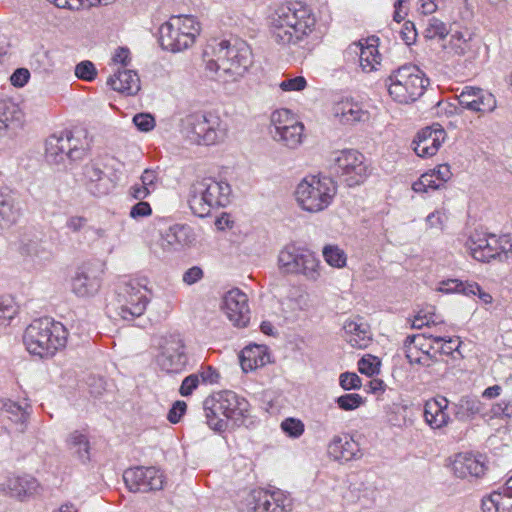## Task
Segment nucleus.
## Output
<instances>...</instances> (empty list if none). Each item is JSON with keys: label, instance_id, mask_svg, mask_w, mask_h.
I'll use <instances>...</instances> for the list:
<instances>
[{"label": "nucleus", "instance_id": "c756f323", "mask_svg": "<svg viewBox=\"0 0 512 512\" xmlns=\"http://www.w3.org/2000/svg\"><path fill=\"white\" fill-rule=\"evenodd\" d=\"M328 454L336 461L348 462L360 457V448L351 437L336 435L328 444Z\"/></svg>", "mask_w": 512, "mask_h": 512}, {"label": "nucleus", "instance_id": "0e129e2a", "mask_svg": "<svg viewBox=\"0 0 512 512\" xmlns=\"http://www.w3.org/2000/svg\"><path fill=\"white\" fill-rule=\"evenodd\" d=\"M186 409L187 404L184 401H176L168 412V420L173 424L178 423L186 412Z\"/></svg>", "mask_w": 512, "mask_h": 512}, {"label": "nucleus", "instance_id": "9d476101", "mask_svg": "<svg viewBox=\"0 0 512 512\" xmlns=\"http://www.w3.org/2000/svg\"><path fill=\"white\" fill-rule=\"evenodd\" d=\"M279 269L286 274L301 275L316 282L322 275L320 260L314 253L294 245L285 246L278 255Z\"/></svg>", "mask_w": 512, "mask_h": 512}, {"label": "nucleus", "instance_id": "6e6552de", "mask_svg": "<svg viewBox=\"0 0 512 512\" xmlns=\"http://www.w3.org/2000/svg\"><path fill=\"white\" fill-rule=\"evenodd\" d=\"M182 133L192 143L214 145L227 137L228 126L214 113H194L182 120Z\"/></svg>", "mask_w": 512, "mask_h": 512}, {"label": "nucleus", "instance_id": "473e14b6", "mask_svg": "<svg viewBox=\"0 0 512 512\" xmlns=\"http://www.w3.org/2000/svg\"><path fill=\"white\" fill-rule=\"evenodd\" d=\"M444 58L463 57L473 52V35L469 32L456 31L447 42L442 44Z\"/></svg>", "mask_w": 512, "mask_h": 512}, {"label": "nucleus", "instance_id": "cd10ccee", "mask_svg": "<svg viewBox=\"0 0 512 512\" xmlns=\"http://www.w3.org/2000/svg\"><path fill=\"white\" fill-rule=\"evenodd\" d=\"M450 167L447 164H441L435 169L425 172L412 185L416 193H427L429 190L440 189L451 177Z\"/></svg>", "mask_w": 512, "mask_h": 512}, {"label": "nucleus", "instance_id": "f704fd0d", "mask_svg": "<svg viewBox=\"0 0 512 512\" xmlns=\"http://www.w3.org/2000/svg\"><path fill=\"white\" fill-rule=\"evenodd\" d=\"M23 113L12 101L0 102V135L13 132L22 125Z\"/></svg>", "mask_w": 512, "mask_h": 512}, {"label": "nucleus", "instance_id": "4c0bfd02", "mask_svg": "<svg viewBox=\"0 0 512 512\" xmlns=\"http://www.w3.org/2000/svg\"><path fill=\"white\" fill-rule=\"evenodd\" d=\"M269 361L266 348L261 345L245 347L240 354V364L244 372L253 371Z\"/></svg>", "mask_w": 512, "mask_h": 512}, {"label": "nucleus", "instance_id": "603ef678", "mask_svg": "<svg viewBox=\"0 0 512 512\" xmlns=\"http://www.w3.org/2000/svg\"><path fill=\"white\" fill-rule=\"evenodd\" d=\"M338 407L344 411H352L359 408L364 399L357 393L344 394L336 399Z\"/></svg>", "mask_w": 512, "mask_h": 512}, {"label": "nucleus", "instance_id": "c9c22d12", "mask_svg": "<svg viewBox=\"0 0 512 512\" xmlns=\"http://www.w3.org/2000/svg\"><path fill=\"white\" fill-rule=\"evenodd\" d=\"M65 444L68 451L79 461L87 463L90 460L91 445L88 435L83 431H71L65 439Z\"/></svg>", "mask_w": 512, "mask_h": 512}, {"label": "nucleus", "instance_id": "412c9836", "mask_svg": "<svg viewBox=\"0 0 512 512\" xmlns=\"http://www.w3.org/2000/svg\"><path fill=\"white\" fill-rule=\"evenodd\" d=\"M332 114L343 125L364 123L370 119V113L353 98H343L333 104Z\"/></svg>", "mask_w": 512, "mask_h": 512}, {"label": "nucleus", "instance_id": "4d7b16f0", "mask_svg": "<svg viewBox=\"0 0 512 512\" xmlns=\"http://www.w3.org/2000/svg\"><path fill=\"white\" fill-rule=\"evenodd\" d=\"M88 224V219L80 215H72L65 222L66 229L71 233H79L83 231Z\"/></svg>", "mask_w": 512, "mask_h": 512}, {"label": "nucleus", "instance_id": "8fccbe9b", "mask_svg": "<svg viewBox=\"0 0 512 512\" xmlns=\"http://www.w3.org/2000/svg\"><path fill=\"white\" fill-rule=\"evenodd\" d=\"M490 419L500 418V419H511L512 418V400L503 399L497 403H494L488 414Z\"/></svg>", "mask_w": 512, "mask_h": 512}, {"label": "nucleus", "instance_id": "aec40b11", "mask_svg": "<svg viewBox=\"0 0 512 512\" xmlns=\"http://www.w3.org/2000/svg\"><path fill=\"white\" fill-rule=\"evenodd\" d=\"M446 139V132L440 124L422 129L413 141V149L420 157H431L437 153Z\"/></svg>", "mask_w": 512, "mask_h": 512}, {"label": "nucleus", "instance_id": "423d86ee", "mask_svg": "<svg viewBox=\"0 0 512 512\" xmlns=\"http://www.w3.org/2000/svg\"><path fill=\"white\" fill-rule=\"evenodd\" d=\"M201 24L192 15L172 16L159 28V42L164 50L177 53L192 47L200 35Z\"/></svg>", "mask_w": 512, "mask_h": 512}, {"label": "nucleus", "instance_id": "1a4fd4ad", "mask_svg": "<svg viewBox=\"0 0 512 512\" xmlns=\"http://www.w3.org/2000/svg\"><path fill=\"white\" fill-rule=\"evenodd\" d=\"M466 245L470 255L479 262H504L512 255V239L509 234L475 231Z\"/></svg>", "mask_w": 512, "mask_h": 512}, {"label": "nucleus", "instance_id": "4be33fe9", "mask_svg": "<svg viewBox=\"0 0 512 512\" xmlns=\"http://www.w3.org/2000/svg\"><path fill=\"white\" fill-rule=\"evenodd\" d=\"M0 489L19 500L37 495L42 488L39 482L31 476H11L0 483Z\"/></svg>", "mask_w": 512, "mask_h": 512}, {"label": "nucleus", "instance_id": "69168bd1", "mask_svg": "<svg viewBox=\"0 0 512 512\" xmlns=\"http://www.w3.org/2000/svg\"><path fill=\"white\" fill-rule=\"evenodd\" d=\"M358 370L360 373L365 374L367 376H372L378 372L377 364L375 363V358L372 357H363L358 362Z\"/></svg>", "mask_w": 512, "mask_h": 512}, {"label": "nucleus", "instance_id": "13d9d810", "mask_svg": "<svg viewBox=\"0 0 512 512\" xmlns=\"http://www.w3.org/2000/svg\"><path fill=\"white\" fill-rule=\"evenodd\" d=\"M340 386L344 390L359 389L362 385L360 377L356 373H342L339 378Z\"/></svg>", "mask_w": 512, "mask_h": 512}, {"label": "nucleus", "instance_id": "f03ea898", "mask_svg": "<svg viewBox=\"0 0 512 512\" xmlns=\"http://www.w3.org/2000/svg\"><path fill=\"white\" fill-rule=\"evenodd\" d=\"M251 64L252 52L246 42L222 40L213 47L206 69L220 80L233 82L243 77Z\"/></svg>", "mask_w": 512, "mask_h": 512}, {"label": "nucleus", "instance_id": "f8f14e48", "mask_svg": "<svg viewBox=\"0 0 512 512\" xmlns=\"http://www.w3.org/2000/svg\"><path fill=\"white\" fill-rule=\"evenodd\" d=\"M331 162L335 171L349 186L363 183L370 175L369 164L358 150H338L332 154Z\"/></svg>", "mask_w": 512, "mask_h": 512}, {"label": "nucleus", "instance_id": "5fc2aeb1", "mask_svg": "<svg viewBox=\"0 0 512 512\" xmlns=\"http://www.w3.org/2000/svg\"><path fill=\"white\" fill-rule=\"evenodd\" d=\"M97 74L94 64L90 61H82L75 67V75L82 80L92 81Z\"/></svg>", "mask_w": 512, "mask_h": 512}, {"label": "nucleus", "instance_id": "e433bc0d", "mask_svg": "<svg viewBox=\"0 0 512 512\" xmlns=\"http://www.w3.org/2000/svg\"><path fill=\"white\" fill-rule=\"evenodd\" d=\"M204 411L207 424L215 431H223L228 426V418L222 410L215 394L208 396L204 401Z\"/></svg>", "mask_w": 512, "mask_h": 512}, {"label": "nucleus", "instance_id": "de8ad7c7", "mask_svg": "<svg viewBox=\"0 0 512 512\" xmlns=\"http://www.w3.org/2000/svg\"><path fill=\"white\" fill-rule=\"evenodd\" d=\"M17 313L18 306L13 298L0 299V327L7 326Z\"/></svg>", "mask_w": 512, "mask_h": 512}, {"label": "nucleus", "instance_id": "6ab92c4d", "mask_svg": "<svg viewBox=\"0 0 512 512\" xmlns=\"http://www.w3.org/2000/svg\"><path fill=\"white\" fill-rule=\"evenodd\" d=\"M73 135L70 131L60 134H53L46 140L45 153L49 162L54 164L62 163L65 158L75 159L76 145L72 146Z\"/></svg>", "mask_w": 512, "mask_h": 512}, {"label": "nucleus", "instance_id": "2f4dec72", "mask_svg": "<svg viewBox=\"0 0 512 512\" xmlns=\"http://www.w3.org/2000/svg\"><path fill=\"white\" fill-rule=\"evenodd\" d=\"M346 341L351 347L364 349L371 343L369 326L362 319H350L343 326Z\"/></svg>", "mask_w": 512, "mask_h": 512}, {"label": "nucleus", "instance_id": "20e7f679", "mask_svg": "<svg viewBox=\"0 0 512 512\" xmlns=\"http://www.w3.org/2000/svg\"><path fill=\"white\" fill-rule=\"evenodd\" d=\"M231 186L227 181L205 177L191 185L189 207L200 218L207 217L213 209L225 207L230 202Z\"/></svg>", "mask_w": 512, "mask_h": 512}, {"label": "nucleus", "instance_id": "bb28decb", "mask_svg": "<svg viewBox=\"0 0 512 512\" xmlns=\"http://www.w3.org/2000/svg\"><path fill=\"white\" fill-rule=\"evenodd\" d=\"M195 241L192 229L186 225L171 226L161 238V246L167 251H179Z\"/></svg>", "mask_w": 512, "mask_h": 512}, {"label": "nucleus", "instance_id": "3c124183", "mask_svg": "<svg viewBox=\"0 0 512 512\" xmlns=\"http://www.w3.org/2000/svg\"><path fill=\"white\" fill-rule=\"evenodd\" d=\"M447 213L444 208L437 209L431 212L425 218V223L428 229L434 231H443L447 222Z\"/></svg>", "mask_w": 512, "mask_h": 512}, {"label": "nucleus", "instance_id": "338daca9", "mask_svg": "<svg viewBox=\"0 0 512 512\" xmlns=\"http://www.w3.org/2000/svg\"><path fill=\"white\" fill-rule=\"evenodd\" d=\"M499 499H501L500 494L496 492H493L488 497H485L482 500L483 512H500Z\"/></svg>", "mask_w": 512, "mask_h": 512}, {"label": "nucleus", "instance_id": "72a5a7b5", "mask_svg": "<svg viewBox=\"0 0 512 512\" xmlns=\"http://www.w3.org/2000/svg\"><path fill=\"white\" fill-rule=\"evenodd\" d=\"M107 84L115 91L126 95H135L140 90V79L133 70H118L107 80Z\"/></svg>", "mask_w": 512, "mask_h": 512}, {"label": "nucleus", "instance_id": "37998d69", "mask_svg": "<svg viewBox=\"0 0 512 512\" xmlns=\"http://www.w3.org/2000/svg\"><path fill=\"white\" fill-rule=\"evenodd\" d=\"M322 255L326 263L335 268H343L346 266L347 256L339 246L326 245L322 250Z\"/></svg>", "mask_w": 512, "mask_h": 512}, {"label": "nucleus", "instance_id": "ddd939ff", "mask_svg": "<svg viewBox=\"0 0 512 512\" xmlns=\"http://www.w3.org/2000/svg\"><path fill=\"white\" fill-rule=\"evenodd\" d=\"M271 134L275 141L288 148L298 147L303 140L304 126L288 109L275 110L270 117Z\"/></svg>", "mask_w": 512, "mask_h": 512}, {"label": "nucleus", "instance_id": "6e6d98bb", "mask_svg": "<svg viewBox=\"0 0 512 512\" xmlns=\"http://www.w3.org/2000/svg\"><path fill=\"white\" fill-rule=\"evenodd\" d=\"M429 339L433 341L434 343H441L443 342V345L441 346V350L445 354H451L453 351L458 350L460 346V341L458 339H453L450 336H434L429 335Z\"/></svg>", "mask_w": 512, "mask_h": 512}, {"label": "nucleus", "instance_id": "774afa93", "mask_svg": "<svg viewBox=\"0 0 512 512\" xmlns=\"http://www.w3.org/2000/svg\"><path fill=\"white\" fill-rule=\"evenodd\" d=\"M495 492L499 493L501 497L499 499L500 512H512V493L506 490L505 485Z\"/></svg>", "mask_w": 512, "mask_h": 512}, {"label": "nucleus", "instance_id": "a19ab883", "mask_svg": "<svg viewBox=\"0 0 512 512\" xmlns=\"http://www.w3.org/2000/svg\"><path fill=\"white\" fill-rule=\"evenodd\" d=\"M21 215L19 206L11 199L0 200V228L10 227Z\"/></svg>", "mask_w": 512, "mask_h": 512}, {"label": "nucleus", "instance_id": "9b49d317", "mask_svg": "<svg viewBox=\"0 0 512 512\" xmlns=\"http://www.w3.org/2000/svg\"><path fill=\"white\" fill-rule=\"evenodd\" d=\"M145 278L131 279L123 283L117 292L119 315L124 320L141 316L149 303L151 291Z\"/></svg>", "mask_w": 512, "mask_h": 512}, {"label": "nucleus", "instance_id": "39448f33", "mask_svg": "<svg viewBox=\"0 0 512 512\" xmlns=\"http://www.w3.org/2000/svg\"><path fill=\"white\" fill-rule=\"evenodd\" d=\"M336 192V184L331 178L309 175L298 183L295 199L302 210L319 213L330 206Z\"/></svg>", "mask_w": 512, "mask_h": 512}, {"label": "nucleus", "instance_id": "09e8293b", "mask_svg": "<svg viewBox=\"0 0 512 512\" xmlns=\"http://www.w3.org/2000/svg\"><path fill=\"white\" fill-rule=\"evenodd\" d=\"M282 431L291 438H299L305 431V425L302 420L294 417H288L281 422Z\"/></svg>", "mask_w": 512, "mask_h": 512}, {"label": "nucleus", "instance_id": "ea45409f", "mask_svg": "<svg viewBox=\"0 0 512 512\" xmlns=\"http://www.w3.org/2000/svg\"><path fill=\"white\" fill-rule=\"evenodd\" d=\"M0 416L6 417L18 425L19 432H24L29 413L16 402L0 398Z\"/></svg>", "mask_w": 512, "mask_h": 512}, {"label": "nucleus", "instance_id": "f257e3e1", "mask_svg": "<svg viewBox=\"0 0 512 512\" xmlns=\"http://www.w3.org/2000/svg\"><path fill=\"white\" fill-rule=\"evenodd\" d=\"M316 20L310 8L301 2L279 6L271 16L272 38L280 45H292L310 34Z\"/></svg>", "mask_w": 512, "mask_h": 512}, {"label": "nucleus", "instance_id": "393cba45", "mask_svg": "<svg viewBox=\"0 0 512 512\" xmlns=\"http://www.w3.org/2000/svg\"><path fill=\"white\" fill-rule=\"evenodd\" d=\"M378 41V38L370 37L352 45L356 53L359 50V65L365 73L377 71L381 65L382 56L378 50Z\"/></svg>", "mask_w": 512, "mask_h": 512}, {"label": "nucleus", "instance_id": "7ed1b4c3", "mask_svg": "<svg viewBox=\"0 0 512 512\" xmlns=\"http://www.w3.org/2000/svg\"><path fill=\"white\" fill-rule=\"evenodd\" d=\"M23 341L29 353L41 358L50 357L66 345L67 331L60 322L40 318L26 328Z\"/></svg>", "mask_w": 512, "mask_h": 512}, {"label": "nucleus", "instance_id": "680f3d73", "mask_svg": "<svg viewBox=\"0 0 512 512\" xmlns=\"http://www.w3.org/2000/svg\"><path fill=\"white\" fill-rule=\"evenodd\" d=\"M195 375H199V382L204 384H216L220 378L218 371L211 366L202 368Z\"/></svg>", "mask_w": 512, "mask_h": 512}, {"label": "nucleus", "instance_id": "dca6fc26", "mask_svg": "<svg viewBox=\"0 0 512 512\" xmlns=\"http://www.w3.org/2000/svg\"><path fill=\"white\" fill-rule=\"evenodd\" d=\"M128 488L133 492H149L163 488L164 476L155 467H135L123 474Z\"/></svg>", "mask_w": 512, "mask_h": 512}, {"label": "nucleus", "instance_id": "bf43d9fd", "mask_svg": "<svg viewBox=\"0 0 512 512\" xmlns=\"http://www.w3.org/2000/svg\"><path fill=\"white\" fill-rule=\"evenodd\" d=\"M135 126L143 132L152 130L155 126V120L150 114L140 113L133 117Z\"/></svg>", "mask_w": 512, "mask_h": 512}, {"label": "nucleus", "instance_id": "79ce46f5", "mask_svg": "<svg viewBox=\"0 0 512 512\" xmlns=\"http://www.w3.org/2000/svg\"><path fill=\"white\" fill-rule=\"evenodd\" d=\"M472 289H477L474 284H470L469 281H461L459 279H447L438 283L436 291L446 294L460 293L466 295V293L473 292Z\"/></svg>", "mask_w": 512, "mask_h": 512}, {"label": "nucleus", "instance_id": "2eb2a0df", "mask_svg": "<svg viewBox=\"0 0 512 512\" xmlns=\"http://www.w3.org/2000/svg\"><path fill=\"white\" fill-rule=\"evenodd\" d=\"M248 506L252 512H288L291 500L282 490H253L249 494Z\"/></svg>", "mask_w": 512, "mask_h": 512}, {"label": "nucleus", "instance_id": "e2e57ef3", "mask_svg": "<svg viewBox=\"0 0 512 512\" xmlns=\"http://www.w3.org/2000/svg\"><path fill=\"white\" fill-rule=\"evenodd\" d=\"M199 384V375L191 374L184 378L179 392L182 396H189L193 393Z\"/></svg>", "mask_w": 512, "mask_h": 512}, {"label": "nucleus", "instance_id": "5701e85b", "mask_svg": "<svg viewBox=\"0 0 512 512\" xmlns=\"http://www.w3.org/2000/svg\"><path fill=\"white\" fill-rule=\"evenodd\" d=\"M451 469L460 479L480 478L486 472V465L481 456L460 453L454 457Z\"/></svg>", "mask_w": 512, "mask_h": 512}, {"label": "nucleus", "instance_id": "a18cd8bd", "mask_svg": "<svg viewBox=\"0 0 512 512\" xmlns=\"http://www.w3.org/2000/svg\"><path fill=\"white\" fill-rule=\"evenodd\" d=\"M449 34V28L442 20L432 17L428 19L424 29V36L427 39H445Z\"/></svg>", "mask_w": 512, "mask_h": 512}, {"label": "nucleus", "instance_id": "c03bdc74", "mask_svg": "<svg viewBox=\"0 0 512 512\" xmlns=\"http://www.w3.org/2000/svg\"><path fill=\"white\" fill-rule=\"evenodd\" d=\"M21 253L31 258L39 260L52 259V251H49L42 242L36 240H29L21 247Z\"/></svg>", "mask_w": 512, "mask_h": 512}, {"label": "nucleus", "instance_id": "c85d7f7f", "mask_svg": "<svg viewBox=\"0 0 512 512\" xmlns=\"http://www.w3.org/2000/svg\"><path fill=\"white\" fill-rule=\"evenodd\" d=\"M228 420L238 421L248 415V402L232 391L214 393Z\"/></svg>", "mask_w": 512, "mask_h": 512}, {"label": "nucleus", "instance_id": "58836bf2", "mask_svg": "<svg viewBox=\"0 0 512 512\" xmlns=\"http://www.w3.org/2000/svg\"><path fill=\"white\" fill-rule=\"evenodd\" d=\"M430 340L424 335L408 336L404 342V350L406 358L410 364L429 365L430 357L425 353H421L424 342Z\"/></svg>", "mask_w": 512, "mask_h": 512}, {"label": "nucleus", "instance_id": "4468645a", "mask_svg": "<svg viewBox=\"0 0 512 512\" xmlns=\"http://www.w3.org/2000/svg\"><path fill=\"white\" fill-rule=\"evenodd\" d=\"M457 99L463 109L479 116L491 114L498 107V101L492 92L475 86L463 87Z\"/></svg>", "mask_w": 512, "mask_h": 512}, {"label": "nucleus", "instance_id": "a878e982", "mask_svg": "<svg viewBox=\"0 0 512 512\" xmlns=\"http://www.w3.org/2000/svg\"><path fill=\"white\" fill-rule=\"evenodd\" d=\"M100 279L89 267H81L72 278V292L81 298L94 296L100 289Z\"/></svg>", "mask_w": 512, "mask_h": 512}, {"label": "nucleus", "instance_id": "052dcab7", "mask_svg": "<svg viewBox=\"0 0 512 512\" xmlns=\"http://www.w3.org/2000/svg\"><path fill=\"white\" fill-rule=\"evenodd\" d=\"M152 214V208L148 202L139 200L130 209L129 215L133 219L149 217Z\"/></svg>", "mask_w": 512, "mask_h": 512}, {"label": "nucleus", "instance_id": "f3484780", "mask_svg": "<svg viewBox=\"0 0 512 512\" xmlns=\"http://www.w3.org/2000/svg\"><path fill=\"white\" fill-rule=\"evenodd\" d=\"M221 309L236 326H246L249 321L248 296L238 288L231 289L224 294Z\"/></svg>", "mask_w": 512, "mask_h": 512}, {"label": "nucleus", "instance_id": "864d4df0", "mask_svg": "<svg viewBox=\"0 0 512 512\" xmlns=\"http://www.w3.org/2000/svg\"><path fill=\"white\" fill-rule=\"evenodd\" d=\"M278 86L283 92H300L307 87V80L303 76L287 77Z\"/></svg>", "mask_w": 512, "mask_h": 512}, {"label": "nucleus", "instance_id": "49530a36", "mask_svg": "<svg viewBox=\"0 0 512 512\" xmlns=\"http://www.w3.org/2000/svg\"><path fill=\"white\" fill-rule=\"evenodd\" d=\"M457 407L458 413L467 417H473L484 410V405L479 399L469 396L462 397L459 400Z\"/></svg>", "mask_w": 512, "mask_h": 512}, {"label": "nucleus", "instance_id": "0eeeda50", "mask_svg": "<svg viewBox=\"0 0 512 512\" xmlns=\"http://www.w3.org/2000/svg\"><path fill=\"white\" fill-rule=\"evenodd\" d=\"M429 80L415 65H403L394 70L386 80L388 93L398 103L408 104L424 94Z\"/></svg>", "mask_w": 512, "mask_h": 512}, {"label": "nucleus", "instance_id": "7c9ffc66", "mask_svg": "<svg viewBox=\"0 0 512 512\" xmlns=\"http://www.w3.org/2000/svg\"><path fill=\"white\" fill-rule=\"evenodd\" d=\"M282 311L290 317L297 316L300 312H308L312 309L310 294L299 287L289 290L286 297L281 300Z\"/></svg>", "mask_w": 512, "mask_h": 512}, {"label": "nucleus", "instance_id": "b1692460", "mask_svg": "<svg viewBox=\"0 0 512 512\" xmlns=\"http://www.w3.org/2000/svg\"><path fill=\"white\" fill-rule=\"evenodd\" d=\"M449 401L444 396H437L425 402L424 420L431 429L446 427L451 418L448 412Z\"/></svg>", "mask_w": 512, "mask_h": 512}, {"label": "nucleus", "instance_id": "a211bd4d", "mask_svg": "<svg viewBox=\"0 0 512 512\" xmlns=\"http://www.w3.org/2000/svg\"><path fill=\"white\" fill-rule=\"evenodd\" d=\"M160 368L168 373H178L184 370L188 363L185 345L181 339L165 341L157 357Z\"/></svg>", "mask_w": 512, "mask_h": 512}]
</instances>
